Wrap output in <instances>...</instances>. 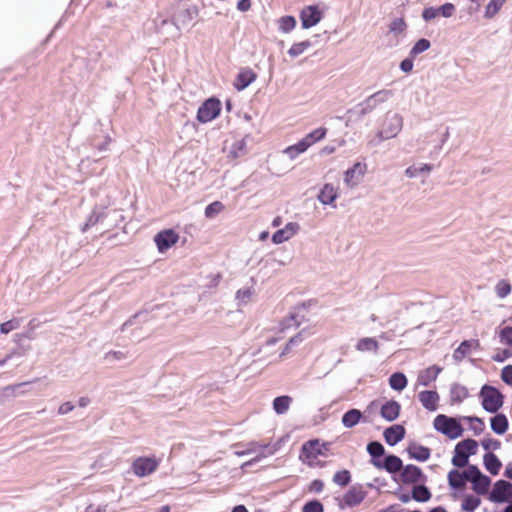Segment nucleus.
Masks as SVG:
<instances>
[{
  "instance_id": "f257e3e1",
  "label": "nucleus",
  "mask_w": 512,
  "mask_h": 512,
  "mask_svg": "<svg viewBox=\"0 0 512 512\" xmlns=\"http://www.w3.org/2000/svg\"><path fill=\"white\" fill-rule=\"evenodd\" d=\"M479 396L483 409L489 413L498 412L504 404L503 394L496 387L488 384L481 387Z\"/></svg>"
},
{
  "instance_id": "f03ea898",
  "label": "nucleus",
  "mask_w": 512,
  "mask_h": 512,
  "mask_svg": "<svg viewBox=\"0 0 512 512\" xmlns=\"http://www.w3.org/2000/svg\"><path fill=\"white\" fill-rule=\"evenodd\" d=\"M434 429L450 439H457L463 435L464 429L460 422L444 414H439L433 421Z\"/></svg>"
},
{
  "instance_id": "7ed1b4c3",
  "label": "nucleus",
  "mask_w": 512,
  "mask_h": 512,
  "mask_svg": "<svg viewBox=\"0 0 512 512\" xmlns=\"http://www.w3.org/2000/svg\"><path fill=\"white\" fill-rule=\"evenodd\" d=\"M478 443L473 439H464L458 442L454 449L452 464L457 468H463L468 465L470 455L477 451Z\"/></svg>"
},
{
  "instance_id": "20e7f679",
  "label": "nucleus",
  "mask_w": 512,
  "mask_h": 512,
  "mask_svg": "<svg viewBox=\"0 0 512 512\" xmlns=\"http://www.w3.org/2000/svg\"><path fill=\"white\" fill-rule=\"evenodd\" d=\"M367 496V491L362 484L352 485L342 497L335 498L340 510L353 508L360 505Z\"/></svg>"
},
{
  "instance_id": "39448f33",
  "label": "nucleus",
  "mask_w": 512,
  "mask_h": 512,
  "mask_svg": "<svg viewBox=\"0 0 512 512\" xmlns=\"http://www.w3.org/2000/svg\"><path fill=\"white\" fill-rule=\"evenodd\" d=\"M392 95L393 92L391 90H379L359 103L353 111L357 112L358 115L362 117L373 111L379 104L386 102Z\"/></svg>"
},
{
  "instance_id": "423d86ee",
  "label": "nucleus",
  "mask_w": 512,
  "mask_h": 512,
  "mask_svg": "<svg viewBox=\"0 0 512 512\" xmlns=\"http://www.w3.org/2000/svg\"><path fill=\"white\" fill-rule=\"evenodd\" d=\"M403 126V118L398 113H387L382 125V129L378 132L379 141L394 138L401 131Z\"/></svg>"
},
{
  "instance_id": "0eeeda50",
  "label": "nucleus",
  "mask_w": 512,
  "mask_h": 512,
  "mask_svg": "<svg viewBox=\"0 0 512 512\" xmlns=\"http://www.w3.org/2000/svg\"><path fill=\"white\" fill-rule=\"evenodd\" d=\"M221 111V103L216 98L207 99L198 109L197 120L201 123H207L214 120Z\"/></svg>"
},
{
  "instance_id": "6e6552de",
  "label": "nucleus",
  "mask_w": 512,
  "mask_h": 512,
  "mask_svg": "<svg viewBox=\"0 0 512 512\" xmlns=\"http://www.w3.org/2000/svg\"><path fill=\"white\" fill-rule=\"evenodd\" d=\"M246 450L249 451V454H252V453H258V454L251 460L243 463L242 469L248 468V467L260 462L263 458L273 455L276 452L277 448L275 445L274 446H270L269 444L261 445L256 442H251L248 444V447Z\"/></svg>"
},
{
  "instance_id": "1a4fd4ad",
  "label": "nucleus",
  "mask_w": 512,
  "mask_h": 512,
  "mask_svg": "<svg viewBox=\"0 0 512 512\" xmlns=\"http://www.w3.org/2000/svg\"><path fill=\"white\" fill-rule=\"evenodd\" d=\"M323 15L317 5H309L300 11V20L303 29H309L317 25Z\"/></svg>"
},
{
  "instance_id": "9d476101",
  "label": "nucleus",
  "mask_w": 512,
  "mask_h": 512,
  "mask_svg": "<svg viewBox=\"0 0 512 512\" xmlns=\"http://www.w3.org/2000/svg\"><path fill=\"white\" fill-rule=\"evenodd\" d=\"M158 465V461L153 457H139L134 460L132 469L138 477H145L153 473Z\"/></svg>"
},
{
  "instance_id": "9b49d317",
  "label": "nucleus",
  "mask_w": 512,
  "mask_h": 512,
  "mask_svg": "<svg viewBox=\"0 0 512 512\" xmlns=\"http://www.w3.org/2000/svg\"><path fill=\"white\" fill-rule=\"evenodd\" d=\"M512 498V484L506 480H498L490 493V500L495 503H503Z\"/></svg>"
},
{
  "instance_id": "f8f14e48",
  "label": "nucleus",
  "mask_w": 512,
  "mask_h": 512,
  "mask_svg": "<svg viewBox=\"0 0 512 512\" xmlns=\"http://www.w3.org/2000/svg\"><path fill=\"white\" fill-rule=\"evenodd\" d=\"M426 479L427 477L422 470L418 466L412 464L403 466L400 474V481L403 484L423 483Z\"/></svg>"
},
{
  "instance_id": "ddd939ff",
  "label": "nucleus",
  "mask_w": 512,
  "mask_h": 512,
  "mask_svg": "<svg viewBox=\"0 0 512 512\" xmlns=\"http://www.w3.org/2000/svg\"><path fill=\"white\" fill-rule=\"evenodd\" d=\"M373 465L376 468L384 469L391 474L401 472L403 468L401 458L393 454L385 456L384 461H373Z\"/></svg>"
},
{
  "instance_id": "4468645a",
  "label": "nucleus",
  "mask_w": 512,
  "mask_h": 512,
  "mask_svg": "<svg viewBox=\"0 0 512 512\" xmlns=\"http://www.w3.org/2000/svg\"><path fill=\"white\" fill-rule=\"evenodd\" d=\"M178 234L172 229L164 230L159 232L154 240L160 252H164L169 249L178 241Z\"/></svg>"
},
{
  "instance_id": "2eb2a0df",
  "label": "nucleus",
  "mask_w": 512,
  "mask_h": 512,
  "mask_svg": "<svg viewBox=\"0 0 512 512\" xmlns=\"http://www.w3.org/2000/svg\"><path fill=\"white\" fill-rule=\"evenodd\" d=\"M341 422L345 428L350 429L360 422L369 423L370 421L359 409L352 408L343 414Z\"/></svg>"
},
{
  "instance_id": "dca6fc26",
  "label": "nucleus",
  "mask_w": 512,
  "mask_h": 512,
  "mask_svg": "<svg viewBox=\"0 0 512 512\" xmlns=\"http://www.w3.org/2000/svg\"><path fill=\"white\" fill-rule=\"evenodd\" d=\"M305 309L304 305L295 307L290 313L289 316L286 317L281 322V329L287 330L290 328H296L300 326V324L304 321V315L302 314V311Z\"/></svg>"
},
{
  "instance_id": "f3484780",
  "label": "nucleus",
  "mask_w": 512,
  "mask_h": 512,
  "mask_svg": "<svg viewBox=\"0 0 512 512\" xmlns=\"http://www.w3.org/2000/svg\"><path fill=\"white\" fill-rule=\"evenodd\" d=\"M480 347L479 340L470 339L464 340L453 353V359L456 362H461L465 356L471 353V350L478 349Z\"/></svg>"
},
{
  "instance_id": "a211bd4d",
  "label": "nucleus",
  "mask_w": 512,
  "mask_h": 512,
  "mask_svg": "<svg viewBox=\"0 0 512 512\" xmlns=\"http://www.w3.org/2000/svg\"><path fill=\"white\" fill-rule=\"evenodd\" d=\"M419 401L429 411H436L438 408L439 395L433 390H424L418 394Z\"/></svg>"
},
{
  "instance_id": "6ab92c4d",
  "label": "nucleus",
  "mask_w": 512,
  "mask_h": 512,
  "mask_svg": "<svg viewBox=\"0 0 512 512\" xmlns=\"http://www.w3.org/2000/svg\"><path fill=\"white\" fill-rule=\"evenodd\" d=\"M383 435L386 443L394 446L405 437V429L401 425H393L386 428Z\"/></svg>"
},
{
  "instance_id": "aec40b11",
  "label": "nucleus",
  "mask_w": 512,
  "mask_h": 512,
  "mask_svg": "<svg viewBox=\"0 0 512 512\" xmlns=\"http://www.w3.org/2000/svg\"><path fill=\"white\" fill-rule=\"evenodd\" d=\"M257 75L250 68L242 69L235 80L234 87L238 91L246 89L252 82L256 80Z\"/></svg>"
},
{
  "instance_id": "412c9836",
  "label": "nucleus",
  "mask_w": 512,
  "mask_h": 512,
  "mask_svg": "<svg viewBox=\"0 0 512 512\" xmlns=\"http://www.w3.org/2000/svg\"><path fill=\"white\" fill-rule=\"evenodd\" d=\"M365 170V164H361L360 162L355 163L352 168L345 172V183L351 187L355 186L358 183L359 178L364 175Z\"/></svg>"
},
{
  "instance_id": "4be33fe9",
  "label": "nucleus",
  "mask_w": 512,
  "mask_h": 512,
  "mask_svg": "<svg viewBox=\"0 0 512 512\" xmlns=\"http://www.w3.org/2000/svg\"><path fill=\"white\" fill-rule=\"evenodd\" d=\"M400 404L395 400L387 401L380 409L381 416L389 422L396 420L400 413Z\"/></svg>"
},
{
  "instance_id": "5701e85b",
  "label": "nucleus",
  "mask_w": 512,
  "mask_h": 512,
  "mask_svg": "<svg viewBox=\"0 0 512 512\" xmlns=\"http://www.w3.org/2000/svg\"><path fill=\"white\" fill-rule=\"evenodd\" d=\"M407 453L411 459H415L420 462H425L430 458L431 451L428 447L412 443L407 448Z\"/></svg>"
},
{
  "instance_id": "b1692460",
  "label": "nucleus",
  "mask_w": 512,
  "mask_h": 512,
  "mask_svg": "<svg viewBox=\"0 0 512 512\" xmlns=\"http://www.w3.org/2000/svg\"><path fill=\"white\" fill-rule=\"evenodd\" d=\"M199 14L197 6H190L185 10L180 11L174 18L175 24L180 28L187 25L190 21L195 19Z\"/></svg>"
},
{
  "instance_id": "393cba45",
  "label": "nucleus",
  "mask_w": 512,
  "mask_h": 512,
  "mask_svg": "<svg viewBox=\"0 0 512 512\" xmlns=\"http://www.w3.org/2000/svg\"><path fill=\"white\" fill-rule=\"evenodd\" d=\"M490 426L494 433L503 435L509 427L508 418L505 414L496 412L495 415L490 419Z\"/></svg>"
},
{
  "instance_id": "a878e982",
  "label": "nucleus",
  "mask_w": 512,
  "mask_h": 512,
  "mask_svg": "<svg viewBox=\"0 0 512 512\" xmlns=\"http://www.w3.org/2000/svg\"><path fill=\"white\" fill-rule=\"evenodd\" d=\"M337 197L336 188L332 184L327 183L322 187L317 198L323 205H332Z\"/></svg>"
},
{
  "instance_id": "bb28decb",
  "label": "nucleus",
  "mask_w": 512,
  "mask_h": 512,
  "mask_svg": "<svg viewBox=\"0 0 512 512\" xmlns=\"http://www.w3.org/2000/svg\"><path fill=\"white\" fill-rule=\"evenodd\" d=\"M442 369L436 365H433L418 375V383L422 386H429L433 381L436 380Z\"/></svg>"
},
{
  "instance_id": "cd10ccee",
  "label": "nucleus",
  "mask_w": 512,
  "mask_h": 512,
  "mask_svg": "<svg viewBox=\"0 0 512 512\" xmlns=\"http://www.w3.org/2000/svg\"><path fill=\"white\" fill-rule=\"evenodd\" d=\"M483 463L486 470L489 471L492 475H497L502 466V463L498 457L491 452H488L483 456Z\"/></svg>"
},
{
  "instance_id": "c85d7f7f",
  "label": "nucleus",
  "mask_w": 512,
  "mask_h": 512,
  "mask_svg": "<svg viewBox=\"0 0 512 512\" xmlns=\"http://www.w3.org/2000/svg\"><path fill=\"white\" fill-rule=\"evenodd\" d=\"M447 478L449 486L454 490L463 489L467 482L464 473L456 469L449 471Z\"/></svg>"
},
{
  "instance_id": "c756f323",
  "label": "nucleus",
  "mask_w": 512,
  "mask_h": 512,
  "mask_svg": "<svg viewBox=\"0 0 512 512\" xmlns=\"http://www.w3.org/2000/svg\"><path fill=\"white\" fill-rule=\"evenodd\" d=\"M356 350L360 352H374L376 353L379 349V343L376 338L373 337H364L361 338L356 346Z\"/></svg>"
},
{
  "instance_id": "7c9ffc66",
  "label": "nucleus",
  "mask_w": 512,
  "mask_h": 512,
  "mask_svg": "<svg viewBox=\"0 0 512 512\" xmlns=\"http://www.w3.org/2000/svg\"><path fill=\"white\" fill-rule=\"evenodd\" d=\"M320 454H322V452L319 448L318 440H310L304 443L301 448V455L305 456L307 459H315Z\"/></svg>"
},
{
  "instance_id": "2f4dec72",
  "label": "nucleus",
  "mask_w": 512,
  "mask_h": 512,
  "mask_svg": "<svg viewBox=\"0 0 512 512\" xmlns=\"http://www.w3.org/2000/svg\"><path fill=\"white\" fill-rule=\"evenodd\" d=\"M106 217V213L104 209H100L96 207L90 216L87 218L86 222L82 226L81 230L82 232H86L89 228L93 227L97 223L103 221V219Z\"/></svg>"
},
{
  "instance_id": "473e14b6",
  "label": "nucleus",
  "mask_w": 512,
  "mask_h": 512,
  "mask_svg": "<svg viewBox=\"0 0 512 512\" xmlns=\"http://www.w3.org/2000/svg\"><path fill=\"white\" fill-rule=\"evenodd\" d=\"M473 486V490L477 494H485L488 491V488L491 484V480L488 476L484 475L483 473L480 474L478 477L474 478L472 481H470Z\"/></svg>"
},
{
  "instance_id": "72a5a7b5",
  "label": "nucleus",
  "mask_w": 512,
  "mask_h": 512,
  "mask_svg": "<svg viewBox=\"0 0 512 512\" xmlns=\"http://www.w3.org/2000/svg\"><path fill=\"white\" fill-rule=\"evenodd\" d=\"M431 496L430 490L423 484L415 485L412 489V499L417 502H427Z\"/></svg>"
},
{
  "instance_id": "f704fd0d",
  "label": "nucleus",
  "mask_w": 512,
  "mask_h": 512,
  "mask_svg": "<svg viewBox=\"0 0 512 512\" xmlns=\"http://www.w3.org/2000/svg\"><path fill=\"white\" fill-rule=\"evenodd\" d=\"M468 395H469L468 389L465 386L458 384V383H454L451 386L450 396H451L452 402L460 403L464 399H466L468 397Z\"/></svg>"
},
{
  "instance_id": "c9c22d12",
  "label": "nucleus",
  "mask_w": 512,
  "mask_h": 512,
  "mask_svg": "<svg viewBox=\"0 0 512 512\" xmlns=\"http://www.w3.org/2000/svg\"><path fill=\"white\" fill-rule=\"evenodd\" d=\"M407 383V378L402 372H395L389 378L390 387L396 391L404 390Z\"/></svg>"
},
{
  "instance_id": "e433bc0d",
  "label": "nucleus",
  "mask_w": 512,
  "mask_h": 512,
  "mask_svg": "<svg viewBox=\"0 0 512 512\" xmlns=\"http://www.w3.org/2000/svg\"><path fill=\"white\" fill-rule=\"evenodd\" d=\"M292 398L287 395L278 396L273 400V409L277 414H284L288 411Z\"/></svg>"
},
{
  "instance_id": "4c0bfd02",
  "label": "nucleus",
  "mask_w": 512,
  "mask_h": 512,
  "mask_svg": "<svg viewBox=\"0 0 512 512\" xmlns=\"http://www.w3.org/2000/svg\"><path fill=\"white\" fill-rule=\"evenodd\" d=\"M367 452L371 456V463L373 461H381L379 458L382 457L385 453L384 446L378 441H372L367 445Z\"/></svg>"
},
{
  "instance_id": "58836bf2",
  "label": "nucleus",
  "mask_w": 512,
  "mask_h": 512,
  "mask_svg": "<svg viewBox=\"0 0 512 512\" xmlns=\"http://www.w3.org/2000/svg\"><path fill=\"white\" fill-rule=\"evenodd\" d=\"M308 149L306 142L301 139L298 143L288 146L284 153L291 159H296L300 154L304 153Z\"/></svg>"
},
{
  "instance_id": "ea45409f",
  "label": "nucleus",
  "mask_w": 512,
  "mask_h": 512,
  "mask_svg": "<svg viewBox=\"0 0 512 512\" xmlns=\"http://www.w3.org/2000/svg\"><path fill=\"white\" fill-rule=\"evenodd\" d=\"M246 153V142L244 139L235 141L230 149L228 156L232 159H237L239 157L244 156Z\"/></svg>"
},
{
  "instance_id": "a19ab883",
  "label": "nucleus",
  "mask_w": 512,
  "mask_h": 512,
  "mask_svg": "<svg viewBox=\"0 0 512 512\" xmlns=\"http://www.w3.org/2000/svg\"><path fill=\"white\" fill-rule=\"evenodd\" d=\"M505 2L506 0H490L485 7L484 17L487 19L493 18Z\"/></svg>"
},
{
  "instance_id": "79ce46f5",
  "label": "nucleus",
  "mask_w": 512,
  "mask_h": 512,
  "mask_svg": "<svg viewBox=\"0 0 512 512\" xmlns=\"http://www.w3.org/2000/svg\"><path fill=\"white\" fill-rule=\"evenodd\" d=\"M296 19L293 16H282L278 20V29L283 33L291 32L296 26Z\"/></svg>"
},
{
  "instance_id": "37998d69",
  "label": "nucleus",
  "mask_w": 512,
  "mask_h": 512,
  "mask_svg": "<svg viewBox=\"0 0 512 512\" xmlns=\"http://www.w3.org/2000/svg\"><path fill=\"white\" fill-rule=\"evenodd\" d=\"M327 130L325 128H317L312 132L308 133L302 140L306 142L309 148L312 144L322 140L326 135Z\"/></svg>"
},
{
  "instance_id": "c03bdc74",
  "label": "nucleus",
  "mask_w": 512,
  "mask_h": 512,
  "mask_svg": "<svg viewBox=\"0 0 512 512\" xmlns=\"http://www.w3.org/2000/svg\"><path fill=\"white\" fill-rule=\"evenodd\" d=\"M481 504L480 498L474 495H467L462 501V510L465 512H474Z\"/></svg>"
},
{
  "instance_id": "a18cd8bd",
  "label": "nucleus",
  "mask_w": 512,
  "mask_h": 512,
  "mask_svg": "<svg viewBox=\"0 0 512 512\" xmlns=\"http://www.w3.org/2000/svg\"><path fill=\"white\" fill-rule=\"evenodd\" d=\"M332 481L340 487H345L351 482V473L347 469L339 470L334 474Z\"/></svg>"
},
{
  "instance_id": "49530a36",
  "label": "nucleus",
  "mask_w": 512,
  "mask_h": 512,
  "mask_svg": "<svg viewBox=\"0 0 512 512\" xmlns=\"http://www.w3.org/2000/svg\"><path fill=\"white\" fill-rule=\"evenodd\" d=\"M310 47H311V42L309 40L294 43L288 50V54L291 57L295 58V57H298L301 54H303Z\"/></svg>"
},
{
  "instance_id": "de8ad7c7",
  "label": "nucleus",
  "mask_w": 512,
  "mask_h": 512,
  "mask_svg": "<svg viewBox=\"0 0 512 512\" xmlns=\"http://www.w3.org/2000/svg\"><path fill=\"white\" fill-rule=\"evenodd\" d=\"M433 169L431 164H423L420 167L409 166L405 170V174L409 178H415L422 173H430Z\"/></svg>"
},
{
  "instance_id": "09e8293b",
  "label": "nucleus",
  "mask_w": 512,
  "mask_h": 512,
  "mask_svg": "<svg viewBox=\"0 0 512 512\" xmlns=\"http://www.w3.org/2000/svg\"><path fill=\"white\" fill-rule=\"evenodd\" d=\"M463 419L470 423V428L474 431L475 435H480L483 432L485 425L481 418L477 416H466Z\"/></svg>"
},
{
  "instance_id": "8fccbe9b",
  "label": "nucleus",
  "mask_w": 512,
  "mask_h": 512,
  "mask_svg": "<svg viewBox=\"0 0 512 512\" xmlns=\"http://www.w3.org/2000/svg\"><path fill=\"white\" fill-rule=\"evenodd\" d=\"M430 41L425 39V38H421L419 39L415 44L414 46L412 47V49L410 50V57L413 58V57H416L417 55L425 52L426 50H428L430 48Z\"/></svg>"
},
{
  "instance_id": "3c124183",
  "label": "nucleus",
  "mask_w": 512,
  "mask_h": 512,
  "mask_svg": "<svg viewBox=\"0 0 512 512\" xmlns=\"http://www.w3.org/2000/svg\"><path fill=\"white\" fill-rule=\"evenodd\" d=\"M224 210V205L220 201H214L205 208V216L209 219L214 218Z\"/></svg>"
},
{
  "instance_id": "603ef678",
  "label": "nucleus",
  "mask_w": 512,
  "mask_h": 512,
  "mask_svg": "<svg viewBox=\"0 0 512 512\" xmlns=\"http://www.w3.org/2000/svg\"><path fill=\"white\" fill-rule=\"evenodd\" d=\"M495 290H496V294L499 298L503 299L505 298L506 296H508L511 292V285L508 281L506 280H500L496 287H495Z\"/></svg>"
},
{
  "instance_id": "864d4df0",
  "label": "nucleus",
  "mask_w": 512,
  "mask_h": 512,
  "mask_svg": "<svg viewBox=\"0 0 512 512\" xmlns=\"http://www.w3.org/2000/svg\"><path fill=\"white\" fill-rule=\"evenodd\" d=\"M253 295V291L250 288L239 289L236 293V300L238 305H245L249 302Z\"/></svg>"
},
{
  "instance_id": "5fc2aeb1",
  "label": "nucleus",
  "mask_w": 512,
  "mask_h": 512,
  "mask_svg": "<svg viewBox=\"0 0 512 512\" xmlns=\"http://www.w3.org/2000/svg\"><path fill=\"white\" fill-rule=\"evenodd\" d=\"M302 512H324L323 504L319 500H311L304 504Z\"/></svg>"
},
{
  "instance_id": "6e6d98bb",
  "label": "nucleus",
  "mask_w": 512,
  "mask_h": 512,
  "mask_svg": "<svg viewBox=\"0 0 512 512\" xmlns=\"http://www.w3.org/2000/svg\"><path fill=\"white\" fill-rule=\"evenodd\" d=\"M466 481L470 482L478 477L482 472L476 465H468L467 469L463 471Z\"/></svg>"
},
{
  "instance_id": "4d7b16f0",
  "label": "nucleus",
  "mask_w": 512,
  "mask_h": 512,
  "mask_svg": "<svg viewBox=\"0 0 512 512\" xmlns=\"http://www.w3.org/2000/svg\"><path fill=\"white\" fill-rule=\"evenodd\" d=\"M481 445L483 449L490 451V450H498L501 447V443L499 440L494 438H484L481 441Z\"/></svg>"
},
{
  "instance_id": "13d9d810",
  "label": "nucleus",
  "mask_w": 512,
  "mask_h": 512,
  "mask_svg": "<svg viewBox=\"0 0 512 512\" xmlns=\"http://www.w3.org/2000/svg\"><path fill=\"white\" fill-rule=\"evenodd\" d=\"M500 340L502 343L512 347V326H506L500 331Z\"/></svg>"
},
{
  "instance_id": "bf43d9fd",
  "label": "nucleus",
  "mask_w": 512,
  "mask_h": 512,
  "mask_svg": "<svg viewBox=\"0 0 512 512\" xmlns=\"http://www.w3.org/2000/svg\"><path fill=\"white\" fill-rule=\"evenodd\" d=\"M405 28H406V24L402 18L394 19L390 23V26H389L390 32H393L396 34L403 32L405 30Z\"/></svg>"
},
{
  "instance_id": "052dcab7",
  "label": "nucleus",
  "mask_w": 512,
  "mask_h": 512,
  "mask_svg": "<svg viewBox=\"0 0 512 512\" xmlns=\"http://www.w3.org/2000/svg\"><path fill=\"white\" fill-rule=\"evenodd\" d=\"M148 316L149 315L147 312L136 313L132 318H130L123 324V330H125L128 326L133 325L135 320H139L140 322H146L148 320Z\"/></svg>"
},
{
  "instance_id": "680f3d73",
  "label": "nucleus",
  "mask_w": 512,
  "mask_h": 512,
  "mask_svg": "<svg viewBox=\"0 0 512 512\" xmlns=\"http://www.w3.org/2000/svg\"><path fill=\"white\" fill-rule=\"evenodd\" d=\"M289 239L290 236L288 235V232H286L284 229L277 230L272 236V241L275 244H281Z\"/></svg>"
},
{
  "instance_id": "e2e57ef3",
  "label": "nucleus",
  "mask_w": 512,
  "mask_h": 512,
  "mask_svg": "<svg viewBox=\"0 0 512 512\" xmlns=\"http://www.w3.org/2000/svg\"><path fill=\"white\" fill-rule=\"evenodd\" d=\"M18 326H19V323L17 320H9L0 325V332L2 334H8L9 332L17 329Z\"/></svg>"
},
{
  "instance_id": "0e129e2a",
  "label": "nucleus",
  "mask_w": 512,
  "mask_h": 512,
  "mask_svg": "<svg viewBox=\"0 0 512 512\" xmlns=\"http://www.w3.org/2000/svg\"><path fill=\"white\" fill-rule=\"evenodd\" d=\"M439 10V15L443 17H451L455 11V6L452 3H445L444 5L437 8Z\"/></svg>"
},
{
  "instance_id": "69168bd1",
  "label": "nucleus",
  "mask_w": 512,
  "mask_h": 512,
  "mask_svg": "<svg viewBox=\"0 0 512 512\" xmlns=\"http://www.w3.org/2000/svg\"><path fill=\"white\" fill-rule=\"evenodd\" d=\"M501 379L507 385L512 386V365H507L502 369Z\"/></svg>"
},
{
  "instance_id": "338daca9",
  "label": "nucleus",
  "mask_w": 512,
  "mask_h": 512,
  "mask_svg": "<svg viewBox=\"0 0 512 512\" xmlns=\"http://www.w3.org/2000/svg\"><path fill=\"white\" fill-rule=\"evenodd\" d=\"M439 15V10L435 7H427L423 10L422 17L425 21H431Z\"/></svg>"
},
{
  "instance_id": "774afa93",
  "label": "nucleus",
  "mask_w": 512,
  "mask_h": 512,
  "mask_svg": "<svg viewBox=\"0 0 512 512\" xmlns=\"http://www.w3.org/2000/svg\"><path fill=\"white\" fill-rule=\"evenodd\" d=\"M324 488V483L322 480L315 479L310 483L309 490L314 493H321Z\"/></svg>"
}]
</instances>
